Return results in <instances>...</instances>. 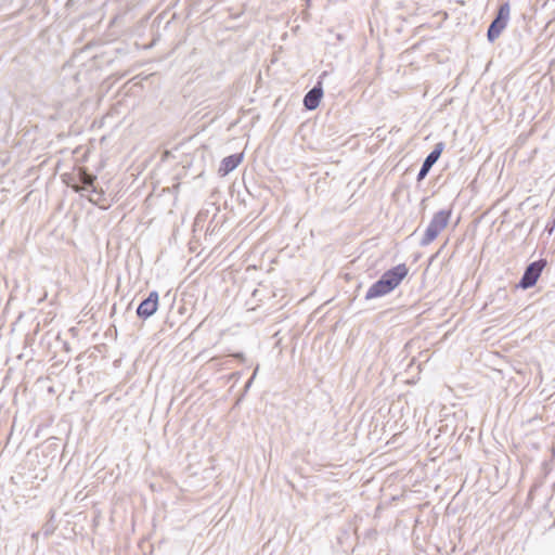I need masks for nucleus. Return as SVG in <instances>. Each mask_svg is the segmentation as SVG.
<instances>
[{"label":"nucleus","instance_id":"1","mask_svg":"<svg viewBox=\"0 0 555 555\" xmlns=\"http://www.w3.org/2000/svg\"><path fill=\"white\" fill-rule=\"evenodd\" d=\"M409 269L404 263H400L386 272L374 282L365 294V300L383 297L391 293L405 279Z\"/></svg>","mask_w":555,"mask_h":555},{"label":"nucleus","instance_id":"2","mask_svg":"<svg viewBox=\"0 0 555 555\" xmlns=\"http://www.w3.org/2000/svg\"><path fill=\"white\" fill-rule=\"evenodd\" d=\"M450 217L451 210L442 209L436 212L421 240V246H427L435 241L439 233L448 225Z\"/></svg>","mask_w":555,"mask_h":555},{"label":"nucleus","instance_id":"3","mask_svg":"<svg viewBox=\"0 0 555 555\" xmlns=\"http://www.w3.org/2000/svg\"><path fill=\"white\" fill-rule=\"evenodd\" d=\"M509 2H503L498 9L494 20L488 27L487 38L489 42H494L500 37L501 33L506 28L509 21Z\"/></svg>","mask_w":555,"mask_h":555},{"label":"nucleus","instance_id":"4","mask_svg":"<svg viewBox=\"0 0 555 555\" xmlns=\"http://www.w3.org/2000/svg\"><path fill=\"white\" fill-rule=\"evenodd\" d=\"M545 266H546L545 259H539V260H535V261L529 263L526 267L525 272H524L520 281L518 282L517 286L522 289H528V288L533 287L535 285V283L538 282L539 278L541 276L542 271L545 268Z\"/></svg>","mask_w":555,"mask_h":555},{"label":"nucleus","instance_id":"5","mask_svg":"<svg viewBox=\"0 0 555 555\" xmlns=\"http://www.w3.org/2000/svg\"><path fill=\"white\" fill-rule=\"evenodd\" d=\"M327 75L326 72H323L320 77H319V80L318 82L314 85V87L312 89H310L306 95L304 96V106L308 109V111H313L319 105H320V102H321V99L323 96V87H322V80L323 78Z\"/></svg>","mask_w":555,"mask_h":555},{"label":"nucleus","instance_id":"6","mask_svg":"<svg viewBox=\"0 0 555 555\" xmlns=\"http://www.w3.org/2000/svg\"><path fill=\"white\" fill-rule=\"evenodd\" d=\"M443 150H444L443 142H438L435 144L433 151L426 156V158L424 159V162L422 164V167H421L417 178H416L417 182H421L422 180L425 179V177L428 175V172L430 171L433 166L437 163V160L441 156V153L443 152Z\"/></svg>","mask_w":555,"mask_h":555},{"label":"nucleus","instance_id":"7","mask_svg":"<svg viewBox=\"0 0 555 555\" xmlns=\"http://www.w3.org/2000/svg\"><path fill=\"white\" fill-rule=\"evenodd\" d=\"M158 293L153 291L149 296L143 299L137 308V315L142 320H146L152 317L158 308Z\"/></svg>","mask_w":555,"mask_h":555},{"label":"nucleus","instance_id":"8","mask_svg":"<svg viewBox=\"0 0 555 555\" xmlns=\"http://www.w3.org/2000/svg\"><path fill=\"white\" fill-rule=\"evenodd\" d=\"M243 160V154H232L227 157H224L221 160L220 167H219V175L220 176H227L231 171H233Z\"/></svg>","mask_w":555,"mask_h":555},{"label":"nucleus","instance_id":"9","mask_svg":"<svg viewBox=\"0 0 555 555\" xmlns=\"http://www.w3.org/2000/svg\"><path fill=\"white\" fill-rule=\"evenodd\" d=\"M79 180L81 182V188L77 189V191L96 193V188L94 186V181L96 180L95 176L86 172V170H81L79 173Z\"/></svg>","mask_w":555,"mask_h":555},{"label":"nucleus","instance_id":"10","mask_svg":"<svg viewBox=\"0 0 555 555\" xmlns=\"http://www.w3.org/2000/svg\"><path fill=\"white\" fill-rule=\"evenodd\" d=\"M258 370H259V365L256 366L251 377L247 380V383H246V385L244 387V392H247L248 389L250 388V386H251V384H253V382H254V379H255V377H256V375L258 373Z\"/></svg>","mask_w":555,"mask_h":555},{"label":"nucleus","instance_id":"11","mask_svg":"<svg viewBox=\"0 0 555 555\" xmlns=\"http://www.w3.org/2000/svg\"><path fill=\"white\" fill-rule=\"evenodd\" d=\"M93 194L95 195V198L90 197L89 201L94 204H98L104 196V192L102 190L101 191L96 190V193H93Z\"/></svg>","mask_w":555,"mask_h":555},{"label":"nucleus","instance_id":"12","mask_svg":"<svg viewBox=\"0 0 555 555\" xmlns=\"http://www.w3.org/2000/svg\"><path fill=\"white\" fill-rule=\"evenodd\" d=\"M235 359L240 360L241 362L245 361V354L243 352H236L232 354Z\"/></svg>","mask_w":555,"mask_h":555},{"label":"nucleus","instance_id":"13","mask_svg":"<svg viewBox=\"0 0 555 555\" xmlns=\"http://www.w3.org/2000/svg\"><path fill=\"white\" fill-rule=\"evenodd\" d=\"M241 376L240 372H235L231 375L232 378H238Z\"/></svg>","mask_w":555,"mask_h":555}]
</instances>
